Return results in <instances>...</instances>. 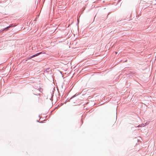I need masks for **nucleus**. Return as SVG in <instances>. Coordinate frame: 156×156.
<instances>
[{
  "instance_id": "nucleus-4",
  "label": "nucleus",
  "mask_w": 156,
  "mask_h": 156,
  "mask_svg": "<svg viewBox=\"0 0 156 156\" xmlns=\"http://www.w3.org/2000/svg\"><path fill=\"white\" fill-rule=\"evenodd\" d=\"M141 126H140V125H139V126H138V127H141Z\"/></svg>"
},
{
  "instance_id": "nucleus-1",
  "label": "nucleus",
  "mask_w": 156,
  "mask_h": 156,
  "mask_svg": "<svg viewBox=\"0 0 156 156\" xmlns=\"http://www.w3.org/2000/svg\"><path fill=\"white\" fill-rule=\"evenodd\" d=\"M41 54H45V53H42V52H41L37 53V54H35V55H33L30 57L29 58H28V59H30L31 58H32L35 57L36 56H37L39 55H40Z\"/></svg>"
},
{
  "instance_id": "nucleus-6",
  "label": "nucleus",
  "mask_w": 156,
  "mask_h": 156,
  "mask_svg": "<svg viewBox=\"0 0 156 156\" xmlns=\"http://www.w3.org/2000/svg\"><path fill=\"white\" fill-rule=\"evenodd\" d=\"M143 126H144V124H143Z\"/></svg>"
},
{
  "instance_id": "nucleus-5",
  "label": "nucleus",
  "mask_w": 156,
  "mask_h": 156,
  "mask_svg": "<svg viewBox=\"0 0 156 156\" xmlns=\"http://www.w3.org/2000/svg\"><path fill=\"white\" fill-rule=\"evenodd\" d=\"M115 53H116V54H117V52H115Z\"/></svg>"
},
{
  "instance_id": "nucleus-3",
  "label": "nucleus",
  "mask_w": 156,
  "mask_h": 156,
  "mask_svg": "<svg viewBox=\"0 0 156 156\" xmlns=\"http://www.w3.org/2000/svg\"><path fill=\"white\" fill-rule=\"evenodd\" d=\"M44 72L45 73H51V70L50 69V68H48Z\"/></svg>"
},
{
  "instance_id": "nucleus-2",
  "label": "nucleus",
  "mask_w": 156,
  "mask_h": 156,
  "mask_svg": "<svg viewBox=\"0 0 156 156\" xmlns=\"http://www.w3.org/2000/svg\"><path fill=\"white\" fill-rule=\"evenodd\" d=\"M12 25H13L12 24H10V25L9 26L6 27V28L4 29L3 30H0V32H3V31H4V30H8V29L9 28L13 27Z\"/></svg>"
}]
</instances>
